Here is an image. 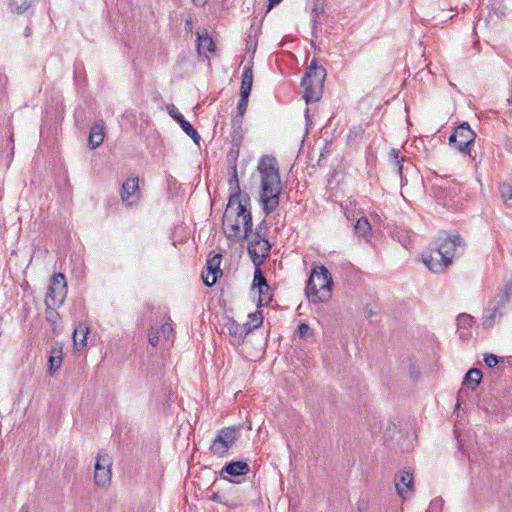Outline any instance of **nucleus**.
I'll return each mask as SVG.
<instances>
[{"label": "nucleus", "mask_w": 512, "mask_h": 512, "mask_svg": "<svg viewBox=\"0 0 512 512\" xmlns=\"http://www.w3.org/2000/svg\"><path fill=\"white\" fill-rule=\"evenodd\" d=\"M233 175L230 184L235 183V191L230 194L226 210L222 218V232L228 241L234 244L248 240L247 251L250 255L252 249L260 244V237L252 233L253 219L251 212V199L249 194L241 193L236 165L232 167Z\"/></svg>", "instance_id": "f257e3e1"}, {"label": "nucleus", "mask_w": 512, "mask_h": 512, "mask_svg": "<svg viewBox=\"0 0 512 512\" xmlns=\"http://www.w3.org/2000/svg\"><path fill=\"white\" fill-rule=\"evenodd\" d=\"M466 244L458 233L441 231L437 241L430 245L429 254L423 255V262L434 273L444 272L454 257L464 253Z\"/></svg>", "instance_id": "f03ea898"}, {"label": "nucleus", "mask_w": 512, "mask_h": 512, "mask_svg": "<svg viewBox=\"0 0 512 512\" xmlns=\"http://www.w3.org/2000/svg\"><path fill=\"white\" fill-rule=\"evenodd\" d=\"M261 175L260 204L266 215H269L279 206L281 195V179L279 167L275 157L265 155L258 163Z\"/></svg>", "instance_id": "7ed1b4c3"}, {"label": "nucleus", "mask_w": 512, "mask_h": 512, "mask_svg": "<svg viewBox=\"0 0 512 512\" xmlns=\"http://www.w3.org/2000/svg\"><path fill=\"white\" fill-rule=\"evenodd\" d=\"M334 282L324 265L315 266L307 279L305 293L312 303H325L332 296Z\"/></svg>", "instance_id": "20e7f679"}, {"label": "nucleus", "mask_w": 512, "mask_h": 512, "mask_svg": "<svg viewBox=\"0 0 512 512\" xmlns=\"http://www.w3.org/2000/svg\"><path fill=\"white\" fill-rule=\"evenodd\" d=\"M325 78V68L318 66L316 61L313 60L306 68L301 81V86L304 88L303 98L307 104L318 101L321 98Z\"/></svg>", "instance_id": "39448f33"}, {"label": "nucleus", "mask_w": 512, "mask_h": 512, "mask_svg": "<svg viewBox=\"0 0 512 512\" xmlns=\"http://www.w3.org/2000/svg\"><path fill=\"white\" fill-rule=\"evenodd\" d=\"M512 297V280L507 282L504 287L499 291L493 300L488 303V306L483 313V325L492 327L503 316V308L510 301Z\"/></svg>", "instance_id": "423d86ee"}, {"label": "nucleus", "mask_w": 512, "mask_h": 512, "mask_svg": "<svg viewBox=\"0 0 512 512\" xmlns=\"http://www.w3.org/2000/svg\"><path fill=\"white\" fill-rule=\"evenodd\" d=\"M240 430L241 426L236 425L222 428L209 447V451L219 458L225 457L238 439Z\"/></svg>", "instance_id": "0eeeda50"}, {"label": "nucleus", "mask_w": 512, "mask_h": 512, "mask_svg": "<svg viewBox=\"0 0 512 512\" xmlns=\"http://www.w3.org/2000/svg\"><path fill=\"white\" fill-rule=\"evenodd\" d=\"M476 133L470 128L467 122L458 125L449 136V145L459 152L469 154L472 160L475 156L471 154V146L474 144Z\"/></svg>", "instance_id": "6e6552de"}, {"label": "nucleus", "mask_w": 512, "mask_h": 512, "mask_svg": "<svg viewBox=\"0 0 512 512\" xmlns=\"http://www.w3.org/2000/svg\"><path fill=\"white\" fill-rule=\"evenodd\" d=\"M67 294V283L65 275L56 273L51 279L48 293L45 298V305L58 304L61 305Z\"/></svg>", "instance_id": "1a4fd4ad"}, {"label": "nucleus", "mask_w": 512, "mask_h": 512, "mask_svg": "<svg viewBox=\"0 0 512 512\" xmlns=\"http://www.w3.org/2000/svg\"><path fill=\"white\" fill-rule=\"evenodd\" d=\"M112 459L108 453L100 451L97 454L94 465V481L100 487L107 486L111 481Z\"/></svg>", "instance_id": "9d476101"}, {"label": "nucleus", "mask_w": 512, "mask_h": 512, "mask_svg": "<svg viewBox=\"0 0 512 512\" xmlns=\"http://www.w3.org/2000/svg\"><path fill=\"white\" fill-rule=\"evenodd\" d=\"M251 471L247 461L243 460H231L226 462L219 471V477L223 480H227L231 483H240V481L232 480L230 477L246 476Z\"/></svg>", "instance_id": "9b49d317"}, {"label": "nucleus", "mask_w": 512, "mask_h": 512, "mask_svg": "<svg viewBox=\"0 0 512 512\" xmlns=\"http://www.w3.org/2000/svg\"><path fill=\"white\" fill-rule=\"evenodd\" d=\"M139 178L131 177L124 181L121 188V199L127 206H132L140 199Z\"/></svg>", "instance_id": "f8f14e48"}, {"label": "nucleus", "mask_w": 512, "mask_h": 512, "mask_svg": "<svg viewBox=\"0 0 512 512\" xmlns=\"http://www.w3.org/2000/svg\"><path fill=\"white\" fill-rule=\"evenodd\" d=\"M221 259V254H215L207 259L205 267L208 274L206 276L202 275L203 282L207 287H212L223 275L220 268Z\"/></svg>", "instance_id": "ddd939ff"}, {"label": "nucleus", "mask_w": 512, "mask_h": 512, "mask_svg": "<svg viewBox=\"0 0 512 512\" xmlns=\"http://www.w3.org/2000/svg\"><path fill=\"white\" fill-rule=\"evenodd\" d=\"M394 481L397 493L403 498L406 493L413 489V474L410 471L403 470L397 472Z\"/></svg>", "instance_id": "4468645a"}, {"label": "nucleus", "mask_w": 512, "mask_h": 512, "mask_svg": "<svg viewBox=\"0 0 512 512\" xmlns=\"http://www.w3.org/2000/svg\"><path fill=\"white\" fill-rule=\"evenodd\" d=\"M171 117L180 125L182 130L193 140L197 145L200 144L201 137L193 125L185 119V117L179 111H171Z\"/></svg>", "instance_id": "2eb2a0df"}, {"label": "nucleus", "mask_w": 512, "mask_h": 512, "mask_svg": "<svg viewBox=\"0 0 512 512\" xmlns=\"http://www.w3.org/2000/svg\"><path fill=\"white\" fill-rule=\"evenodd\" d=\"M270 250L271 245L267 238L261 239V242L259 245H257V248L250 251V258L253 264L255 266L262 264V262L269 256Z\"/></svg>", "instance_id": "dca6fc26"}, {"label": "nucleus", "mask_w": 512, "mask_h": 512, "mask_svg": "<svg viewBox=\"0 0 512 512\" xmlns=\"http://www.w3.org/2000/svg\"><path fill=\"white\" fill-rule=\"evenodd\" d=\"M242 118L234 117L231 122L232 132H231V144L233 147H236V154L239 153L240 146L243 140V130H242Z\"/></svg>", "instance_id": "f3484780"}, {"label": "nucleus", "mask_w": 512, "mask_h": 512, "mask_svg": "<svg viewBox=\"0 0 512 512\" xmlns=\"http://www.w3.org/2000/svg\"><path fill=\"white\" fill-rule=\"evenodd\" d=\"M104 125L101 123H94L89 132L88 145L91 149L99 147L104 140Z\"/></svg>", "instance_id": "a211bd4d"}, {"label": "nucleus", "mask_w": 512, "mask_h": 512, "mask_svg": "<svg viewBox=\"0 0 512 512\" xmlns=\"http://www.w3.org/2000/svg\"><path fill=\"white\" fill-rule=\"evenodd\" d=\"M63 360L62 346L53 347L48 358V373L53 375L61 366Z\"/></svg>", "instance_id": "6ab92c4d"}, {"label": "nucleus", "mask_w": 512, "mask_h": 512, "mask_svg": "<svg viewBox=\"0 0 512 512\" xmlns=\"http://www.w3.org/2000/svg\"><path fill=\"white\" fill-rule=\"evenodd\" d=\"M485 411L489 414H508L506 407L504 406L503 395L499 398L498 396H492L484 407Z\"/></svg>", "instance_id": "aec40b11"}, {"label": "nucleus", "mask_w": 512, "mask_h": 512, "mask_svg": "<svg viewBox=\"0 0 512 512\" xmlns=\"http://www.w3.org/2000/svg\"><path fill=\"white\" fill-rule=\"evenodd\" d=\"M253 64L244 67L241 76L240 94L250 95L253 85Z\"/></svg>", "instance_id": "412c9836"}, {"label": "nucleus", "mask_w": 512, "mask_h": 512, "mask_svg": "<svg viewBox=\"0 0 512 512\" xmlns=\"http://www.w3.org/2000/svg\"><path fill=\"white\" fill-rule=\"evenodd\" d=\"M89 333V328L85 324H79L73 332L72 338L74 342V347L76 350H81L86 346L87 335Z\"/></svg>", "instance_id": "4be33fe9"}, {"label": "nucleus", "mask_w": 512, "mask_h": 512, "mask_svg": "<svg viewBox=\"0 0 512 512\" xmlns=\"http://www.w3.org/2000/svg\"><path fill=\"white\" fill-rule=\"evenodd\" d=\"M483 377L482 371L478 368H470L463 379V386H467L471 390H475L480 384Z\"/></svg>", "instance_id": "5701e85b"}, {"label": "nucleus", "mask_w": 512, "mask_h": 512, "mask_svg": "<svg viewBox=\"0 0 512 512\" xmlns=\"http://www.w3.org/2000/svg\"><path fill=\"white\" fill-rule=\"evenodd\" d=\"M226 327L229 335L233 339L237 340L238 343L243 342L244 338L248 335V331H244V327L233 319L229 320Z\"/></svg>", "instance_id": "b1692460"}, {"label": "nucleus", "mask_w": 512, "mask_h": 512, "mask_svg": "<svg viewBox=\"0 0 512 512\" xmlns=\"http://www.w3.org/2000/svg\"><path fill=\"white\" fill-rule=\"evenodd\" d=\"M204 32V34L197 32V50L199 53L201 52V49L208 52H214L216 48L215 43L212 37L207 34V31L205 30Z\"/></svg>", "instance_id": "393cba45"}, {"label": "nucleus", "mask_w": 512, "mask_h": 512, "mask_svg": "<svg viewBox=\"0 0 512 512\" xmlns=\"http://www.w3.org/2000/svg\"><path fill=\"white\" fill-rule=\"evenodd\" d=\"M252 287L258 288L259 293H262L263 289H266V291L270 290V286L267 283L265 275L262 272V270L259 268V266H256V269L254 271Z\"/></svg>", "instance_id": "a878e982"}, {"label": "nucleus", "mask_w": 512, "mask_h": 512, "mask_svg": "<svg viewBox=\"0 0 512 512\" xmlns=\"http://www.w3.org/2000/svg\"><path fill=\"white\" fill-rule=\"evenodd\" d=\"M55 306H59L58 304H49L46 305L45 311V319L48 323H50L52 330L55 332L57 328V323L60 319L59 313L55 310Z\"/></svg>", "instance_id": "bb28decb"}, {"label": "nucleus", "mask_w": 512, "mask_h": 512, "mask_svg": "<svg viewBox=\"0 0 512 512\" xmlns=\"http://www.w3.org/2000/svg\"><path fill=\"white\" fill-rule=\"evenodd\" d=\"M324 14V6L320 3H315L314 7L311 11V19H312V34L316 36L318 26L321 25L319 21V17Z\"/></svg>", "instance_id": "cd10ccee"}, {"label": "nucleus", "mask_w": 512, "mask_h": 512, "mask_svg": "<svg viewBox=\"0 0 512 512\" xmlns=\"http://www.w3.org/2000/svg\"><path fill=\"white\" fill-rule=\"evenodd\" d=\"M371 231V225L366 217L359 218L354 225V232L359 237H366Z\"/></svg>", "instance_id": "c85d7f7f"}, {"label": "nucleus", "mask_w": 512, "mask_h": 512, "mask_svg": "<svg viewBox=\"0 0 512 512\" xmlns=\"http://www.w3.org/2000/svg\"><path fill=\"white\" fill-rule=\"evenodd\" d=\"M390 158L394 162L395 166L397 167V173L401 177V181H403V162L404 157L400 156V151L397 149H392L390 151Z\"/></svg>", "instance_id": "c756f323"}, {"label": "nucleus", "mask_w": 512, "mask_h": 512, "mask_svg": "<svg viewBox=\"0 0 512 512\" xmlns=\"http://www.w3.org/2000/svg\"><path fill=\"white\" fill-rule=\"evenodd\" d=\"M32 4V0H10V6L17 13L26 12Z\"/></svg>", "instance_id": "7c9ffc66"}, {"label": "nucleus", "mask_w": 512, "mask_h": 512, "mask_svg": "<svg viewBox=\"0 0 512 512\" xmlns=\"http://www.w3.org/2000/svg\"><path fill=\"white\" fill-rule=\"evenodd\" d=\"M249 96L250 95L240 94V99L237 105V115L235 117L243 119V116L248 107Z\"/></svg>", "instance_id": "2f4dec72"}, {"label": "nucleus", "mask_w": 512, "mask_h": 512, "mask_svg": "<svg viewBox=\"0 0 512 512\" xmlns=\"http://www.w3.org/2000/svg\"><path fill=\"white\" fill-rule=\"evenodd\" d=\"M473 321L474 318L466 313L459 314L456 319L458 328H469L472 326Z\"/></svg>", "instance_id": "473e14b6"}, {"label": "nucleus", "mask_w": 512, "mask_h": 512, "mask_svg": "<svg viewBox=\"0 0 512 512\" xmlns=\"http://www.w3.org/2000/svg\"><path fill=\"white\" fill-rule=\"evenodd\" d=\"M297 333L299 337L302 339H308L313 336V330L310 328L308 324L304 322L298 325Z\"/></svg>", "instance_id": "72a5a7b5"}, {"label": "nucleus", "mask_w": 512, "mask_h": 512, "mask_svg": "<svg viewBox=\"0 0 512 512\" xmlns=\"http://www.w3.org/2000/svg\"><path fill=\"white\" fill-rule=\"evenodd\" d=\"M267 230H268V226H267V223L265 220L261 221L256 227L255 229L253 230L252 229V233H254L255 236H257L258 238L260 237H266V234H267Z\"/></svg>", "instance_id": "f704fd0d"}, {"label": "nucleus", "mask_w": 512, "mask_h": 512, "mask_svg": "<svg viewBox=\"0 0 512 512\" xmlns=\"http://www.w3.org/2000/svg\"><path fill=\"white\" fill-rule=\"evenodd\" d=\"M501 197L504 200H510L512 199V186L507 183H503L499 187Z\"/></svg>", "instance_id": "c9c22d12"}, {"label": "nucleus", "mask_w": 512, "mask_h": 512, "mask_svg": "<svg viewBox=\"0 0 512 512\" xmlns=\"http://www.w3.org/2000/svg\"><path fill=\"white\" fill-rule=\"evenodd\" d=\"M503 398L506 411H508V414L512 413V387L503 392Z\"/></svg>", "instance_id": "e433bc0d"}, {"label": "nucleus", "mask_w": 512, "mask_h": 512, "mask_svg": "<svg viewBox=\"0 0 512 512\" xmlns=\"http://www.w3.org/2000/svg\"><path fill=\"white\" fill-rule=\"evenodd\" d=\"M484 362L487 367L493 368L499 363V358L494 354H486L484 357Z\"/></svg>", "instance_id": "4c0bfd02"}, {"label": "nucleus", "mask_w": 512, "mask_h": 512, "mask_svg": "<svg viewBox=\"0 0 512 512\" xmlns=\"http://www.w3.org/2000/svg\"><path fill=\"white\" fill-rule=\"evenodd\" d=\"M85 71H84V65L82 62H76L74 64V75H75V80L76 81H79L80 78L82 77V75H84Z\"/></svg>", "instance_id": "58836bf2"}, {"label": "nucleus", "mask_w": 512, "mask_h": 512, "mask_svg": "<svg viewBox=\"0 0 512 512\" xmlns=\"http://www.w3.org/2000/svg\"><path fill=\"white\" fill-rule=\"evenodd\" d=\"M249 317L252 319V321L255 322V324L253 325V328L259 327L263 322V317H262L261 312L256 311L254 313H250Z\"/></svg>", "instance_id": "ea45409f"}, {"label": "nucleus", "mask_w": 512, "mask_h": 512, "mask_svg": "<svg viewBox=\"0 0 512 512\" xmlns=\"http://www.w3.org/2000/svg\"><path fill=\"white\" fill-rule=\"evenodd\" d=\"M172 331H173V328H172V325L170 323H164L161 326V333L163 334V336H165L167 338L172 333Z\"/></svg>", "instance_id": "a19ab883"}, {"label": "nucleus", "mask_w": 512, "mask_h": 512, "mask_svg": "<svg viewBox=\"0 0 512 512\" xmlns=\"http://www.w3.org/2000/svg\"><path fill=\"white\" fill-rule=\"evenodd\" d=\"M210 500L213 501V502H216V503H220V504H224L226 506H230L226 501L223 500V498L220 496V494L218 492H214L210 496Z\"/></svg>", "instance_id": "79ce46f5"}, {"label": "nucleus", "mask_w": 512, "mask_h": 512, "mask_svg": "<svg viewBox=\"0 0 512 512\" xmlns=\"http://www.w3.org/2000/svg\"><path fill=\"white\" fill-rule=\"evenodd\" d=\"M149 344L153 347H156L159 343V336L158 332L156 333H150L148 337Z\"/></svg>", "instance_id": "37998d69"}, {"label": "nucleus", "mask_w": 512, "mask_h": 512, "mask_svg": "<svg viewBox=\"0 0 512 512\" xmlns=\"http://www.w3.org/2000/svg\"><path fill=\"white\" fill-rule=\"evenodd\" d=\"M272 297V294L270 293V290L269 291H266V289H263V292L262 293H259V304L258 305H261L262 301L264 299H271Z\"/></svg>", "instance_id": "c03bdc74"}, {"label": "nucleus", "mask_w": 512, "mask_h": 512, "mask_svg": "<svg viewBox=\"0 0 512 512\" xmlns=\"http://www.w3.org/2000/svg\"><path fill=\"white\" fill-rule=\"evenodd\" d=\"M192 28H193V22H192V19L189 17L185 20V30L192 31Z\"/></svg>", "instance_id": "a18cd8bd"}, {"label": "nucleus", "mask_w": 512, "mask_h": 512, "mask_svg": "<svg viewBox=\"0 0 512 512\" xmlns=\"http://www.w3.org/2000/svg\"><path fill=\"white\" fill-rule=\"evenodd\" d=\"M282 0H268V9H272L276 5L280 4Z\"/></svg>", "instance_id": "49530a36"}, {"label": "nucleus", "mask_w": 512, "mask_h": 512, "mask_svg": "<svg viewBox=\"0 0 512 512\" xmlns=\"http://www.w3.org/2000/svg\"><path fill=\"white\" fill-rule=\"evenodd\" d=\"M465 389L462 387L459 392H458V397H457V404H456V408L459 407L460 405V399L463 397V394L465 393Z\"/></svg>", "instance_id": "de8ad7c7"}, {"label": "nucleus", "mask_w": 512, "mask_h": 512, "mask_svg": "<svg viewBox=\"0 0 512 512\" xmlns=\"http://www.w3.org/2000/svg\"><path fill=\"white\" fill-rule=\"evenodd\" d=\"M242 326L244 327V331H248V334L252 332V330L254 329L249 322L243 324Z\"/></svg>", "instance_id": "09e8293b"}, {"label": "nucleus", "mask_w": 512, "mask_h": 512, "mask_svg": "<svg viewBox=\"0 0 512 512\" xmlns=\"http://www.w3.org/2000/svg\"><path fill=\"white\" fill-rule=\"evenodd\" d=\"M193 2L196 6L202 7L207 3V0H193Z\"/></svg>", "instance_id": "8fccbe9b"}, {"label": "nucleus", "mask_w": 512, "mask_h": 512, "mask_svg": "<svg viewBox=\"0 0 512 512\" xmlns=\"http://www.w3.org/2000/svg\"><path fill=\"white\" fill-rule=\"evenodd\" d=\"M238 155H239V153H238V154H236V147H233V146H232V147H231V150H230V153H229V155H228V156H233L234 158H237V157H238Z\"/></svg>", "instance_id": "3c124183"}, {"label": "nucleus", "mask_w": 512, "mask_h": 512, "mask_svg": "<svg viewBox=\"0 0 512 512\" xmlns=\"http://www.w3.org/2000/svg\"><path fill=\"white\" fill-rule=\"evenodd\" d=\"M9 143H10L11 147L14 146V133H13V131H10Z\"/></svg>", "instance_id": "603ef678"}, {"label": "nucleus", "mask_w": 512, "mask_h": 512, "mask_svg": "<svg viewBox=\"0 0 512 512\" xmlns=\"http://www.w3.org/2000/svg\"><path fill=\"white\" fill-rule=\"evenodd\" d=\"M305 119H306L307 124H309L311 122L308 108H306V110H305Z\"/></svg>", "instance_id": "864d4df0"}, {"label": "nucleus", "mask_w": 512, "mask_h": 512, "mask_svg": "<svg viewBox=\"0 0 512 512\" xmlns=\"http://www.w3.org/2000/svg\"><path fill=\"white\" fill-rule=\"evenodd\" d=\"M19 512H30V508H29V506H28V505H23V506L20 508Z\"/></svg>", "instance_id": "5fc2aeb1"}, {"label": "nucleus", "mask_w": 512, "mask_h": 512, "mask_svg": "<svg viewBox=\"0 0 512 512\" xmlns=\"http://www.w3.org/2000/svg\"><path fill=\"white\" fill-rule=\"evenodd\" d=\"M31 33H32L31 28H30V27H26V29H25V33H24V34H25V36H26V37H28V36H30V35H31Z\"/></svg>", "instance_id": "6e6d98bb"}, {"label": "nucleus", "mask_w": 512, "mask_h": 512, "mask_svg": "<svg viewBox=\"0 0 512 512\" xmlns=\"http://www.w3.org/2000/svg\"><path fill=\"white\" fill-rule=\"evenodd\" d=\"M14 148H15V146H12V147L10 148V154H9L10 160H12V158H13V156H14Z\"/></svg>", "instance_id": "4d7b16f0"}, {"label": "nucleus", "mask_w": 512, "mask_h": 512, "mask_svg": "<svg viewBox=\"0 0 512 512\" xmlns=\"http://www.w3.org/2000/svg\"><path fill=\"white\" fill-rule=\"evenodd\" d=\"M14 148H15V146H12V147L10 148V154H9L10 160H12V158H13V156H14Z\"/></svg>", "instance_id": "13d9d810"}, {"label": "nucleus", "mask_w": 512, "mask_h": 512, "mask_svg": "<svg viewBox=\"0 0 512 512\" xmlns=\"http://www.w3.org/2000/svg\"><path fill=\"white\" fill-rule=\"evenodd\" d=\"M438 503H439V502H438L437 500L432 501V502H431V507H432V506H436V505H438Z\"/></svg>", "instance_id": "bf43d9fd"}, {"label": "nucleus", "mask_w": 512, "mask_h": 512, "mask_svg": "<svg viewBox=\"0 0 512 512\" xmlns=\"http://www.w3.org/2000/svg\"><path fill=\"white\" fill-rule=\"evenodd\" d=\"M400 241H401V243L403 244V246H407V244H406V239H405V240H400Z\"/></svg>", "instance_id": "052dcab7"}, {"label": "nucleus", "mask_w": 512, "mask_h": 512, "mask_svg": "<svg viewBox=\"0 0 512 512\" xmlns=\"http://www.w3.org/2000/svg\"><path fill=\"white\" fill-rule=\"evenodd\" d=\"M508 364H509V365H512V360H508Z\"/></svg>", "instance_id": "680f3d73"}]
</instances>
